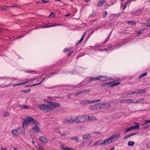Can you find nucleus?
<instances>
[{
	"label": "nucleus",
	"mask_w": 150,
	"mask_h": 150,
	"mask_svg": "<svg viewBox=\"0 0 150 150\" xmlns=\"http://www.w3.org/2000/svg\"><path fill=\"white\" fill-rule=\"evenodd\" d=\"M47 103L50 106L45 104H40L38 105V107L41 110L47 112L49 110H52V108H54L60 105L59 104L55 102L48 101Z\"/></svg>",
	"instance_id": "nucleus-1"
},
{
	"label": "nucleus",
	"mask_w": 150,
	"mask_h": 150,
	"mask_svg": "<svg viewBox=\"0 0 150 150\" xmlns=\"http://www.w3.org/2000/svg\"><path fill=\"white\" fill-rule=\"evenodd\" d=\"M120 133H116L111 136L109 138L102 140L100 144L101 145H105L106 144H110L112 142H115L117 139L120 138Z\"/></svg>",
	"instance_id": "nucleus-2"
},
{
	"label": "nucleus",
	"mask_w": 150,
	"mask_h": 150,
	"mask_svg": "<svg viewBox=\"0 0 150 150\" xmlns=\"http://www.w3.org/2000/svg\"><path fill=\"white\" fill-rule=\"evenodd\" d=\"M30 122H32V124L35 125V126L32 128L33 131L35 133H37L40 131V129L38 125L39 123L36 120L33 118H29L27 120Z\"/></svg>",
	"instance_id": "nucleus-3"
},
{
	"label": "nucleus",
	"mask_w": 150,
	"mask_h": 150,
	"mask_svg": "<svg viewBox=\"0 0 150 150\" xmlns=\"http://www.w3.org/2000/svg\"><path fill=\"white\" fill-rule=\"evenodd\" d=\"M87 118V116L85 115L76 116L75 118L73 117L74 123L75 122L78 123L85 122L86 121Z\"/></svg>",
	"instance_id": "nucleus-4"
},
{
	"label": "nucleus",
	"mask_w": 150,
	"mask_h": 150,
	"mask_svg": "<svg viewBox=\"0 0 150 150\" xmlns=\"http://www.w3.org/2000/svg\"><path fill=\"white\" fill-rule=\"evenodd\" d=\"M136 125H135L131 126L125 129H124V132L125 133H126L133 129H138L139 127V124L138 123H136Z\"/></svg>",
	"instance_id": "nucleus-5"
},
{
	"label": "nucleus",
	"mask_w": 150,
	"mask_h": 150,
	"mask_svg": "<svg viewBox=\"0 0 150 150\" xmlns=\"http://www.w3.org/2000/svg\"><path fill=\"white\" fill-rule=\"evenodd\" d=\"M101 79H107L108 80H110L113 79V78L112 77H108L107 76H103L102 75L98 76L96 78H92V79H96L99 80H101Z\"/></svg>",
	"instance_id": "nucleus-6"
},
{
	"label": "nucleus",
	"mask_w": 150,
	"mask_h": 150,
	"mask_svg": "<svg viewBox=\"0 0 150 150\" xmlns=\"http://www.w3.org/2000/svg\"><path fill=\"white\" fill-rule=\"evenodd\" d=\"M120 82H118L117 83H112V82H106V83H105L101 84V86H108L109 84H110V87L115 86H116L120 84Z\"/></svg>",
	"instance_id": "nucleus-7"
},
{
	"label": "nucleus",
	"mask_w": 150,
	"mask_h": 150,
	"mask_svg": "<svg viewBox=\"0 0 150 150\" xmlns=\"http://www.w3.org/2000/svg\"><path fill=\"white\" fill-rule=\"evenodd\" d=\"M29 118H33L29 116L25 118L24 121L23 122V128L26 127L28 126V122L32 123V122H30L29 121L27 120L29 119Z\"/></svg>",
	"instance_id": "nucleus-8"
},
{
	"label": "nucleus",
	"mask_w": 150,
	"mask_h": 150,
	"mask_svg": "<svg viewBox=\"0 0 150 150\" xmlns=\"http://www.w3.org/2000/svg\"><path fill=\"white\" fill-rule=\"evenodd\" d=\"M11 132L13 134L14 136H17L19 134L21 133V130L20 129V128H18L16 129L12 130L11 131Z\"/></svg>",
	"instance_id": "nucleus-9"
},
{
	"label": "nucleus",
	"mask_w": 150,
	"mask_h": 150,
	"mask_svg": "<svg viewBox=\"0 0 150 150\" xmlns=\"http://www.w3.org/2000/svg\"><path fill=\"white\" fill-rule=\"evenodd\" d=\"M62 122L64 124H68L74 123L73 117H71L69 119H66L64 120Z\"/></svg>",
	"instance_id": "nucleus-10"
},
{
	"label": "nucleus",
	"mask_w": 150,
	"mask_h": 150,
	"mask_svg": "<svg viewBox=\"0 0 150 150\" xmlns=\"http://www.w3.org/2000/svg\"><path fill=\"white\" fill-rule=\"evenodd\" d=\"M98 103L91 105L90 106V109L91 111L97 110L98 109Z\"/></svg>",
	"instance_id": "nucleus-11"
},
{
	"label": "nucleus",
	"mask_w": 150,
	"mask_h": 150,
	"mask_svg": "<svg viewBox=\"0 0 150 150\" xmlns=\"http://www.w3.org/2000/svg\"><path fill=\"white\" fill-rule=\"evenodd\" d=\"M40 141L43 143H47L48 140L45 138L43 136L40 137L39 138Z\"/></svg>",
	"instance_id": "nucleus-12"
},
{
	"label": "nucleus",
	"mask_w": 150,
	"mask_h": 150,
	"mask_svg": "<svg viewBox=\"0 0 150 150\" xmlns=\"http://www.w3.org/2000/svg\"><path fill=\"white\" fill-rule=\"evenodd\" d=\"M87 120H89V121H93L96 119V117L94 116H91L90 117L89 116H87Z\"/></svg>",
	"instance_id": "nucleus-13"
},
{
	"label": "nucleus",
	"mask_w": 150,
	"mask_h": 150,
	"mask_svg": "<svg viewBox=\"0 0 150 150\" xmlns=\"http://www.w3.org/2000/svg\"><path fill=\"white\" fill-rule=\"evenodd\" d=\"M59 25L62 26V25H63L62 24H59L55 23L54 25H49L48 26H45L44 27V28H49V27H55V26H59Z\"/></svg>",
	"instance_id": "nucleus-14"
},
{
	"label": "nucleus",
	"mask_w": 150,
	"mask_h": 150,
	"mask_svg": "<svg viewBox=\"0 0 150 150\" xmlns=\"http://www.w3.org/2000/svg\"><path fill=\"white\" fill-rule=\"evenodd\" d=\"M100 100V99H99L98 100H88V104H91L93 103H95L97 102H98Z\"/></svg>",
	"instance_id": "nucleus-15"
},
{
	"label": "nucleus",
	"mask_w": 150,
	"mask_h": 150,
	"mask_svg": "<svg viewBox=\"0 0 150 150\" xmlns=\"http://www.w3.org/2000/svg\"><path fill=\"white\" fill-rule=\"evenodd\" d=\"M98 106L100 108L104 109V103H100L98 104Z\"/></svg>",
	"instance_id": "nucleus-16"
},
{
	"label": "nucleus",
	"mask_w": 150,
	"mask_h": 150,
	"mask_svg": "<svg viewBox=\"0 0 150 150\" xmlns=\"http://www.w3.org/2000/svg\"><path fill=\"white\" fill-rule=\"evenodd\" d=\"M135 134H136V133H132V134H129L126 136H125L124 137V139H126L127 138H129V137H130L131 136H132L133 135H135Z\"/></svg>",
	"instance_id": "nucleus-17"
},
{
	"label": "nucleus",
	"mask_w": 150,
	"mask_h": 150,
	"mask_svg": "<svg viewBox=\"0 0 150 150\" xmlns=\"http://www.w3.org/2000/svg\"><path fill=\"white\" fill-rule=\"evenodd\" d=\"M111 107V105L110 104L104 103V109H107L108 108Z\"/></svg>",
	"instance_id": "nucleus-18"
},
{
	"label": "nucleus",
	"mask_w": 150,
	"mask_h": 150,
	"mask_svg": "<svg viewBox=\"0 0 150 150\" xmlns=\"http://www.w3.org/2000/svg\"><path fill=\"white\" fill-rule=\"evenodd\" d=\"M80 104L82 105H87L88 104V100L83 101L81 100L80 103Z\"/></svg>",
	"instance_id": "nucleus-19"
},
{
	"label": "nucleus",
	"mask_w": 150,
	"mask_h": 150,
	"mask_svg": "<svg viewBox=\"0 0 150 150\" xmlns=\"http://www.w3.org/2000/svg\"><path fill=\"white\" fill-rule=\"evenodd\" d=\"M104 2L105 1L103 0L100 1L98 4V6L99 7H101L103 5Z\"/></svg>",
	"instance_id": "nucleus-20"
},
{
	"label": "nucleus",
	"mask_w": 150,
	"mask_h": 150,
	"mask_svg": "<svg viewBox=\"0 0 150 150\" xmlns=\"http://www.w3.org/2000/svg\"><path fill=\"white\" fill-rule=\"evenodd\" d=\"M132 1V0H128L125 3V4L124 6V8H123L122 10L123 11H124L125 10V9L127 7L128 4V3Z\"/></svg>",
	"instance_id": "nucleus-21"
},
{
	"label": "nucleus",
	"mask_w": 150,
	"mask_h": 150,
	"mask_svg": "<svg viewBox=\"0 0 150 150\" xmlns=\"http://www.w3.org/2000/svg\"><path fill=\"white\" fill-rule=\"evenodd\" d=\"M134 144L135 143L134 142L132 141H129L128 142V145L129 146H132L134 145Z\"/></svg>",
	"instance_id": "nucleus-22"
},
{
	"label": "nucleus",
	"mask_w": 150,
	"mask_h": 150,
	"mask_svg": "<svg viewBox=\"0 0 150 150\" xmlns=\"http://www.w3.org/2000/svg\"><path fill=\"white\" fill-rule=\"evenodd\" d=\"M91 137V135L90 134H88L86 135H84L83 137V139H86L87 138H89Z\"/></svg>",
	"instance_id": "nucleus-23"
},
{
	"label": "nucleus",
	"mask_w": 150,
	"mask_h": 150,
	"mask_svg": "<svg viewBox=\"0 0 150 150\" xmlns=\"http://www.w3.org/2000/svg\"><path fill=\"white\" fill-rule=\"evenodd\" d=\"M62 149L63 150H76L75 149L73 148H69L68 147H67V148L62 147Z\"/></svg>",
	"instance_id": "nucleus-24"
},
{
	"label": "nucleus",
	"mask_w": 150,
	"mask_h": 150,
	"mask_svg": "<svg viewBox=\"0 0 150 150\" xmlns=\"http://www.w3.org/2000/svg\"><path fill=\"white\" fill-rule=\"evenodd\" d=\"M71 140H74L75 141H78L79 140V139L78 137H74L71 138Z\"/></svg>",
	"instance_id": "nucleus-25"
},
{
	"label": "nucleus",
	"mask_w": 150,
	"mask_h": 150,
	"mask_svg": "<svg viewBox=\"0 0 150 150\" xmlns=\"http://www.w3.org/2000/svg\"><path fill=\"white\" fill-rule=\"evenodd\" d=\"M96 13L95 11L93 10L89 16V18H91V17H93L95 15Z\"/></svg>",
	"instance_id": "nucleus-26"
},
{
	"label": "nucleus",
	"mask_w": 150,
	"mask_h": 150,
	"mask_svg": "<svg viewBox=\"0 0 150 150\" xmlns=\"http://www.w3.org/2000/svg\"><path fill=\"white\" fill-rule=\"evenodd\" d=\"M127 23L128 25H134V24L135 25L136 24V23L133 21H128Z\"/></svg>",
	"instance_id": "nucleus-27"
},
{
	"label": "nucleus",
	"mask_w": 150,
	"mask_h": 150,
	"mask_svg": "<svg viewBox=\"0 0 150 150\" xmlns=\"http://www.w3.org/2000/svg\"><path fill=\"white\" fill-rule=\"evenodd\" d=\"M9 116H10L8 112H5L4 113V115H3V117H9Z\"/></svg>",
	"instance_id": "nucleus-28"
},
{
	"label": "nucleus",
	"mask_w": 150,
	"mask_h": 150,
	"mask_svg": "<svg viewBox=\"0 0 150 150\" xmlns=\"http://www.w3.org/2000/svg\"><path fill=\"white\" fill-rule=\"evenodd\" d=\"M82 93H88L89 91V90L88 89H85L81 91Z\"/></svg>",
	"instance_id": "nucleus-29"
},
{
	"label": "nucleus",
	"mask_w": 150,
	"mask_h": 150,
	"mask_svg": "<svg viewBox=\"0 0 150 150\" xmlns=\"http://www.w3.org/2000/svg\"><path fill=\"white\" fill-rule=\"evenodd\" d=\"M108 14L107 12L106 11H105L103 12V15L104 18L106 17V16Z\"/></svg>",
	"instance_id": "nucleus-30"
},
{
	"label": "nucleus",
	"mask_w": 150,
	"mask_h": 150,
	"mask_svg": "<svg viewBox=\"0 0 150 150\" xmlns=\"http://www.w3.org/2000/svg\"><path fill=\"white\" fill-rule=\"evenodd\" d=\"M127 99H122L120 100V103H127Z\"/></svg>",
	"instance_id": "nucleus-31"
},
{
	"label": "nucleus",
	"mask_w": 150,
	"mask_h": 150,
	"mask_svg": "<svg viewBox=\"0 0 150 150\" xmlns=\"http://www.w3.org/2000/svg\"><path fill=\"white\" fill-rule=\"evenodd\" d=\"M37 79V78H33V79L28 80L26 81H28V82H30V81L32 82L33 81H34L35 80Z\"/></svg>",
	"instance_id": "nucleus-32"
},
{
	"label": "nucleus",
	"mask_w": 150,
	"mask_h": 150,
	"mask_svg": "<svg viewBox=\"0 0 150 150\" xmlns=\"http://www.w3.org/2000/svg\"><path fill=\"white\" fill-rule=\"evenodd\" d=\"M147 73H144L142 74L139 77V78H140L142 77H144L146 76L147 75Z\"/></svg>",
	"instance_id": "nucleus-33"
},
{
	"label": "nucleus",
	"mask_w": 150,
	"mask_h": 150,
	"mask_svg": "<svg viewBox=\"0 0 150 150\" xmlns=\"http://www.w3.org/2000/svg\"><path fill=\"white\" fill-rule=\"evenodd\" d=\"M127 102L128 103H131L132 102V99H127Z\"/></svg>",
	"instance_id": "nucleus-34"
},
{
	"label": "nucleus",
	"mask_w": 150,
	"mask_h": 150,
	"mask_svg": "<svg viewBox=\"0 0 150 150\" xmlns=\"http://www.w3.org/2000/svg\"><path fill=\"white\" fill-rule=\"evenodd\" d=\"M11 6H5L4 7L2 6L1 7V9L3 10H6V7H10L11 8Z\"/></svg>",
	"instance_id": "nucleus-35"
},
{
	"label": "nucleus",
	"mask_w": 150,
	"mask_h": 150,
	"mask_svg": "<svg viewBox=\"0 0 150 150\" xmlns=\"http://www.w3.org/2000/svg\"><path fill=\"white\" fill-rule=\"evenodd\" d=\"M30 89L22 90V91L25 93H27L28 92H30Z\"/></svg>",
	"instance_id": "nucleus-36"
},
{
	"label": "nucleus",
	"mask_w": 150,
	"mask_h": 150,
	"mask_svg": "<svg viewBox=\"0 0 150 150\" xmlns=\"http://www.w3.org/2000/svg\"><path fill=\"white\" fill-rule=\"evenodd\" d=\"M144 30V29H142V30H139L138 31L137 33L138 35H139V34L143 33Z\"/></svg>",
	"instance_id": "nucleus-37"
},
{
	"label": "nucleus",
	"mask_w": 150,
	"mask_h": 150,
	"mask_svg": "<svg viewBox=\"0 0 150 150\" xmlns=\"http://www.w3.org/2000/svg\"><path fill=\"white\" fill-rule=\"evenodd\" d=\"M71 50V49L65 48L63 52H69Z\"/></svg>",
	"instance_id": "nucleus-38"
},
{
	"label": "nucleus",
	"mask_w": 150,
	"mask_h": 150,
	"mask_svg": "<svg viewBox=\"0 0 150 150\" xmlns=\"http://www.w3.org/2000/svg\"><path fill=\"white\" fill-rule=\"evenodd\" d=\"M143 100V99H140L137 100L135 102V103H140L141 101Z\"/></svg>",
	"instance_id": "nucleus-39"
},
{
	"label": "nucleus",
	"mask_w": 150,
	"mask_h": 150,
	"mask_svg": "<svg viewBox=\"0 0 150 150\" xmlns=\"http://www.w3.org/2000/svg\"><path fill=\"white\" fill-rule=\"evenodd\" d=\"M29 108V106L27 105H23L21 107L22 109H27Z\"/></svg>",
	"instance_id": "nucleus-40"
},
{
	"label": "nucleus",
	"mask_w": 150,
	"mask_h": 150,
	"mask_svg": "<svg viewBox=\"0 0 150 150\" xmlns=\"http://www.w3.org/2000/svg\"><path fill=\"white\" fill-rule=\"evenodd\" d=\"M138 92H139V93H142L143 92H145V90H142V89H139L138 90Z\"/></svg>",
	"instance_id": "nucleus-41"
},
{
	"label": "nucleus",
	"mask_w": 150,
	"mask_h": 150,
	"mask_svg": "<svg viewBox=\"0 0 150 150\" xmlns=\"http://www.w3.org/2000/svg\"><path fill=\"white\" fill-rule=\"evenodd\" d=\"M28 81H26V82H22L21 83H18V85H23L25 84L26 83L28 82Z\"/></svg>",
	"instance_id": "nucleus-42"
},
{
	"label": "nucleus",
	"mask_w": 150,
	"mask_h": 150,
	"mask_svg": "<svg viewBox=\"0 0 150 150\" xmlns=\"http://www.w3.org/2000/svg\"><path fill=\"white\" fill-rule=\"evenodd\" d=\"M144 121H145V124L147 125L150 123V120H146Z\"/></svg>",
	"instance_id": "nucleus-43"
},
{
	"label": "nucleus",
	"mask_w": 150,
	"mask_h": 150,
	"mask_svg": "<svg viewBox=\"0 0 150 150\" xmlns=\"http://www.w3.org/2000/svg\"><path fill=\"white\" fill-rule=\"evenodd\" d=\"M40 84H41V82H40V83H37L35 84H34L33 85H31L30 86H30V87H33V86H35L38 85Z\"/></svg>",
	"instance_id": "nucleus-44"
},
{
	"label": "nucleus",
	"mask_w": 150,
	"mask_h": 150,
	"mask_svg": "<svg viewBox=\"0 0 150 150\" xmlns=\"http://www.w3.org/2000/svg\"><path fill=\"white\" fill-rule=\"evenodd\" d=\"M81 93H81V91H79V92H76L75 93V95L76 96H79V95Z\"/></svg>",
	"instance_id": "nucleus-45"
},
{
	"label": "nucleus",
	"mask_w": 150,
	"mask_h": 150,
	"mask_svg": "<svg viewBox=\"0 0 150 150\" xmlns=\"http://www.w3.org/2000/svg\"><path fill=\"white\" fill-rule=\"evenodd\" d=\"M86 32H85L83 35H82V37H81V38H82V39H83L84 37L86 35Z\"/></svg>",
	"instance_id": "nucleus-46"
},
{
	"label": "nucleus",
	"mask_w": 150,
	"mask_h": 150,
	"mask_svg": "<svg viewBox=\"0 0 150 150\" xmlns=\"http://www.w3.org/2000/svg\"><path fill=\"white\" fill-rule=\"evenodd\" d=\"M100 142V141H98L97 142H96L93 144V145L94 146H96L97 145H98L99 144V143Z\"/></svg>",
	"instance_id": "nucleus-47"
},
{
	"label": "nucleus",
	"mask_w": 150,
	"mask_h": 150,
	"mask_svg": "<svg viewBox=\"0 0 150 150\" xmlns=\"http://www.w3.org/2000/svg\"><path fill=\"white\" fill-rule=\"evenodd\" d=\"M11 8H14V7H16V8H18L19 7V6L18 5H14L13 6H11Z\"/></svg>",
	"instance_id": "nucleus-48"
},
{
	"label": "nucleus",
	"mask_w": 150,
	"mask_h": 150,
	"mask_svg": "<svg viewBox=\"0 0 150 150\" xmlns=\"http://www.w3.org/2000/svg\"><path fill=\"white\" fill-rule=\"evenodd\" d=\"M5 30V28H1L0 29V32L1 33H3L5 32L4 30Z\"/></svg>",
	"instance_id": "nucleus-49"
},
{
	"label": "nucleus",
	"mask_w": 150,
	"mask_h": 150,
	"mask_svg": "<svg viewBox=\"0 0 150 150\" xmlns=\"http://www.w3.org/2000/svg\"><path fill=\"white\" fill-rule=\"evenodd\" d=\"M83 39H82V38H81L80 39V40L76 44V45H78L80 43H81L82 41L83 40Z\"/></svg>",
	"instance_id": "nucleus-50"
},
{
	"label": "nucleus",
	"mask_w": 150,
	"mask_h": 150,
	"mask_svg": "<svg viewBox=\"0 0 150 150\" xmlns=\"http://www.w3.org/2000/svg\"><path fill=\"white\" fill-rule=\"evenodd\" d=\"M83 39H82V38H81L80 39V40L76 44V45H78L80 43H81L82 41L83 40Z\"/></svg>",
	"instance_id": "nucleus-51"
},
{
	"label": "nucleus",
	"mask_w": 150,
	"mask_h": 150,
	"mask_svg": "<svg viewBox=\"0 0 150 150\" xmlns=\"http://www.w3.org/2000/svg\"><path fill=\"white\" fill-rule=\"evenodd\" d=\"M132 93L134 94H138L139 92H138V90L134 91H133L132 92Z\"/></svg>",
	"instance_id": "nucleus-52"
},
{
	"label": "nucleus",
	"mask_w": 150,
	"mask_h": 150,
	"mask_svg": "<svg viewBox=\"0 0 150 150\" xmlns=\"http://www.w3.org/2000/svg\"><path fill=\"white\" fill-rule=\"evenodd\" d=\"M73 51H72L71 52H69L68 54V56L69 57L71 56V55L72 54V53H73Z\"/></svg>",
	"instance_id": "nucleus-53"
},
{
	"label": "nucleus",
	"mask_w": 150,
	"mask_h": 150,
	"mask_svg": "<svg viewBox=\"0 0 150 150\" xmlns=\"http://www.w3.org/2000/svg\"><path fill=\"white\" fill-rule=\"evenodd\" d=\"M110 36H109L106 39V40H105L104 41V42H107V41H108L110 39Z\"/></svg>",
	"instance_id": "nucleus-54"
},
{
	"label": "nucleus",
	"mask_w": 150,
	"mask_h": 150,
	"mask_svg": "<svg viewBox=\"0 0 150 150\" xmlns=\"http://www.w3.org/2000/svg\"><path fill=\"white\" fill-rule=\"evenodd\" d=\"M93 132H94V133L95 134H100V132L99 131H94Z\"/></svg>",
	"instance_id": "nucleus-55"
},
{
	"label": "nucleus",
	"mask_w": 150,
	"mask_h": 150,
	"mask_svg": "<svg viewBox=\"0 0 150 150\" xmlns=\"http://www.w3.org/2000/svg\"><path fill=\"white\" fill-rule=\"evenodd\" d=\"M34 72V71H27V72L28 73H31L32 72Z\"/></svg>",
	"instance_id": "nucleus-56"
},
{
	"label": "nucleus",
	"mask_w": 150,
	"mask_h": 150,
	"mask_svg": "<svg viewBox=\"0 0 150 150\" xmlns=\"http://www.w3.org/2000/svg\"><path fill=\"white\" fill-rule=\"evenodd\" d=\"M54 15V13H51L49 16V17H50V16L52 15Z\"/></svg>",
	"instance_id": "nucleus-57"
},
{
	"label": "nucleus",
	"mask_w": 150,
	"mask_h": 150,
	"mask_svg": "<svg viewBox=\"0 0 150 150\" xmlns=\"http://www.w3.org/2000/svg\"><path fill=\"white\" fill-rule=\"evenodd\" d=\"M61 148L62 149V147L64 148H67V147H65V145L64 144H63L62 145H61Z\"/></svg>",
	"instance_id": "nucleus-58"
},
{
	"label": "nucleus",
	"mask_w": 150,
	"mask_h": 150,
	"mask_svg": "<svg viewBox=\"0 0 150 150\" xmlns=\"http://www.w3.org/2000/svg\"><path fill=\"white\" fill-rule=\"evenodd\" d=\"M141 125L142 126H144V125H146V124H145V121H144V123H142L141 124Z\"/></svg>",
	"instance_id": "nucleus-59"
},
{
	"label": "nucleus",
	"mask_w": 150,
	"mask_h": 150,
	"mask_svg": "<svg viewBox=\"0 0 150 150\" xmlns=\"http://www.w3.org/2000/svg\"><path fill=\"white\" fill-rule=\"evenodd\" d=\"M132 92H133V91H132L131 93H127V95H133V94H134V93H132Z\"/></svg>",
	"instance_id": "nucleus-60"
},
{
	"label": "nucleus",
	"mask_w": 150,
	"mask_h": 150,
	"mask_svg": "<svg viewBox=\"0 0 150 150\" xmlns=\"http://www.w3.org/2000/svg\"><path fill=\"white\" fill-rule=\"evenodd\" d=\"M57 87V86H52L51 87H49V89H52L53 88H55V87Z\"/></svg>",
	"instance_id": "nucleus-61"
},
{
	"label": "nucleus",
	"mask_w": 150,
	"mask_h": 150,
	"mask_svg": "<svg viewBox=\"0 0 150 150\" xmlns=\"http://www.w3.org/2000/svg\"><path fill=\"white\" fill-rule=\"evenodd\" d=\"M146 27H150V24H148L146 26Z\"/></svg>",
	"instance_id": "nucleus-62"
},
{
	"label": "nucleus",
	"mask_w": 150,
	"mask_h": 150,
	"mask_svg": "<svg viewBox=\"0 0 150 150\" xmlns=\"http://www.w3.org/2000/svg\"><path fill=\"white\" fill-rule=\"evenodd\" d=\"M92 77L91 78V79H89V82H91L93 80L92 79Z\"/></svg>",
	"instance_id": "nucleus-63"
},
{
	"label": "nucleus",
	"mask_w": 150,
	"mask_h": 150,
	"mask_svg": "<svg viewBox=\"0 0 150 150\" xmlns=\"http://www.w3.org/2000/svg\"><path fill=\"white\" fill-rule=\"evenodd\" d=\"M13 150H17V149L14 147H13Z\"/></svg>",
	"instance_id": "nucleus-64"
}]
</instances>
